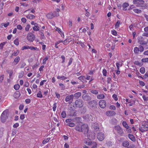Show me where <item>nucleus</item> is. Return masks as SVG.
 Returning <instances> with one entry per match:
<instances>
[{
  "label": "nucleus",
  "instance_id": "nucleus-1",
  "mask_svg": "<svg viewBox=\"0 0 148 148\" xmlns=\"http://www.w3.org/2000/svg\"><path fill=\"white\" fill-rule=\"evenodd\" d=\"M75 129L79 132H84L85 134H88L87 136L90 139H93L95 138V135L94 134L92 133L90 135L89 133H88V127L86 124H83L82 123H79L76 125Z\"/></svg>",
  "mask_w": 148,
  "mask_h": 148
},
{
  "label": "nucleus",
  "instance_id": "nucleus-2",
  "mask_svg": "<svg viewBox=\"0 0 148 148\" xmlns=\"http://www.w3.org/2000/svg\"><path fill=\"white\" fill-rule=\"evenodd\" d=\"M133 3L135 4L137 7H144L145 6V1L142 0H134Z\"/></svg>",
  "mask_w": 148,
  "mask_h": 148
},
{
  "label": "nucleus",
  "instance_id": "nucleus-3",
  "mask_svg": "<svg viewBox=\"0 0 148 148\" xmlns=\"http://www.w3.org/2000/svg\"><path fill=\"white\" fill-rule=\"evenodd\" d=\"M113 131L115 134L117 133L118 134L121 136H122V134L123 133V130L119 125L115 126L113 129Z\"/></svg>",
  "mask_w": 148,
  "mask_h": 148
},
{
  "label": "nucleus",
  "instance_id": "nucleus-4",
  "mask_svg": "<svg viewBox=\"0 0 148 148\" xmlns=\"http://www.w3.org/2000/svg\"><path fill=\"white\" fill-rule=\"evenodd\" d=\"M8 110H7L4 111L2 114L1 116V121L2 123L5 122L8 116Z\"/></svg>",
  "mask_w": 148,
  "mask_h": 148
},
{
  "label": "nucleus",
  "instance_id": "nucleus-5",
  "mask_svg": "<svg viewBox=\"0 0 148 148\" xmlns=\"http://www.w3.org/2000/svg\"><path fill=\"white\" fill-rule=\"evenodd\" d=\"M35 36L31 32L27 34V39L30 42H33L34 40Z\"/></svg>",
  "mask_w": 148,
  "mask_h": 148
},
{
  "label": "nucleus",
  "instance_id": "nucleus-6",
  "mask_svg": "<svg viewBox=\"0 0 148 148\" xmlns=\"http://www.w3.org/2000/svg\"><path fill=\"white\" fill-rule=\"evenodd\" d=\"M97 137L99 141H102L105 138V136L103 133L99 132L98 133Z\"/></svg>",
  "mask_w": 148,
  "mask_h": 148
},
{
  "label": "nucleus",
  "instance_id": "nucleus-7",
  "mask_svg": "<svg viewBox=\"0 0 148 148\" xmlns=\"http://www.w3.org/2000/svg\"><path fill=\"white\" fill-rule=\"evenodd\" d=\"M75 104L76 107H81L83 106V102L82 100L78 99L76 101Z\"/></svg>",
  "mask_w": 148,
  "mask_h": 148
},
{
  "label": "nucleus",
  "instance_id": "nucleus-8",
  "mask_svg": "<svg viewBox=\"0 0 148 148\" xmlns=\"http://www.w3.org/2000/svg\"><path fill=\"white\" fill-rule=\"evenodd\" d=\"M99 104L101 108H104L106 106V102L104 100H101L99 101Z\"/></svg>",
  "mask_w": 148,
  "mask_h": 148
},
{
  "label": "nucleus",
  "instance_id": "nucleus-9",
  "mask_svg": "<svg viewBox=\"0 0 148 148\" xmlns=\"http://www.w3.org/2000/svg\"><path fill=\"white\" fill-rule=\"evenodd\" d=\"M139 130L142 132L148 130V125H142L139 128Z\"/></svg>",
  "mask_w": 148,
  "mask_h": 148
},
{
  "label": "nucleus",
  "instance_id": "nucleus-10",
  "mask_svg": "<svg viewBox=\"0 0 148 148\" xmlns=\"http://www.w3.org/2000/svg\"><path fill=\"white\" fill-rule=\"evenodd\" d=\"M82 98L84 100L87 101L90 100L91 99V97L88 94L83 95Z\"/></svg>",
  "mask_w": 148,
  "mask_h": 148
},
{
  "label": "nucleus",
  "instance_id": "nucleus-11",
  "mask_svg": "<svg viewBox=\"0 0 148 148\" xmlns=\"http://www.w3.org/2000/svg\"><path fill=\"white\" fill-rule=\"evenodd\" d=\"M59 16L58 13L56 14V15H54L53 13L51 12L48 14L47 15V17L49 19H51L55 16Z\"/></svg>",
  "mask_w": 148,
  "mask_h": 148
},
{
  "label": "nucleus",
  "instance_id": "nucleus-12",
  "mask_svg": "<svg viewBox=\"0 0 148 148\" xmlns=\"http://www.w3.org/2000/svg\"><path fill=\"white\" fill-rule=\"evenodd\" d=\"M86 143L89 145L92 146V148H95L97 147V144L95 142H92L91 141H89L88 143L86 142Z\"/></svg>",
  "mask_w": 148,
  "mask_h": 148
},
{
  "label": "nucleus",
  "instance_id": "nucleus-13",
  "mask_svg": "<svg viewBox=\"0 0 148 148\" xmlns=\"http://www.w3.org/2000/svg\"><path fill=\"white\" fill-rule=\"evenodd\" d=\"M74 97L73 95H71L66 96L65 98V101L66 102L69 101H70L73 100Z\"/></svg>",
  "mask_w": 148,
  "mask_h": 148
},
{
  "label": "nucleus",
  "instance_id": "nucleus-14",
  "mask_svg": "<svg viewBox=\"0 0 148 148\" xmlns=\"http://www.w3.org/2000/svg\"><path fill=\"white\" fill-rule=\"evenodd\" d=\"M106 115L108 116H113L116 114L115 112L112 111H107L106 112Z\"/></svg>",
  "mask_w": 148,
  "mask_h": 148
},
{
  "label": "nucleus",
  "instance_id": "nucleus-15",
  "mask_svg": "<svg viewBox=\"0 0 148 148\" xmlns=\"http://www.w3.org/2000/svg\"><path fill=\"white\" fill-rule=\"evenodd\" d=\"M92 127L94 129V131H97L99 130V128L98 127V123H95L92 125Z\"/></svg>",
  "mask_w": 148,
  "mask_h": 148
},
{
  "label": "nucleus",
  "instance_id": "nucleus-16",
  "mask_svg": "<svg viewBox=\"0 0 148 148\" xmlns=\"http://www.w3.org/2000/svg\"><path fill=\"white\" fill-rule=\"evenodd\" d=\"M55 29L61 34V36L64 38V34L63 32L62 31L61 29L57 27H55Z\"/></svg>",
  "mask_w": 148,
  "mask_h": 148
},
{
  "label": "nucleus",
  "instance_id": "nucleus-17",
  "mask_svg": "<svg viewBox=\"0 0 148 148\" xmlns=\"http://www.w3.org/2000/svg\"><path fill=\"white\" fill-rule=\"evenodd\" d=\"M128 136L129 138L132 141H135L136 138L133 135L131 134H128Z\"/></svg>",
  "mask_w": 148,
  "mask_h": 148
},
{
  "label": "nucleus",
  "instance_id": "nucleus-18",
  "mask_svg": "<svg viewBox=\"0 0 148 148\" xmlns=\"http://www.w3.org/2000/svg\"><path fill=\"white\" fill-rule=\"evenodd\" d=\"M74 97L76 99H78L81 95V93L80 92H78L74 94Z\"/></svg>",
  "mask_w": 148,
  "mask_h": 148
},
{
  "label": "nucleus",
  "instance_id": "nucleus-19",
  "mask_svg": "<svg viewBox=\"0 0 148 148\" xmlns=\"http://www.w3.org/2000/svg\"><path fill=\"white\" fill-rule=\"evenodd\" d=\"M7 73L9 75V77L10 78L12 79V74L13 73V71L12 70H9L7 71Z\"/></svg>",
  "mask_w": 148,
  "mask_h": 148
},
{
  "label": "nucleus",
  "instance_id": "nucleus-20",
  "mask_svg": "<svg viewBox=\"0 0 148 148\" xmlns=\"http://www.w3.org/2000/svg\"><path fill=\"white\" fill-rule=\"evenodd\" d=\"M27 17L29 19L32 20L35 18V16L34 15L30 14L27 16Z\"/></svg>",
  "mask_w": 148,
  "mask_h": 148
},
{
  "label": "nucleus",
  "instance_id": "nucleus-21",
  "mask_svg": "<svg viewBox=\"0 0 148 148\" xmlns=\"http://www.w3.org/2000/svg\"><path fill=\"white\" fill-rule=\"evenodd\" d=\"M122 125L125 128H127L129 127L127 122L125 121H123V122Z\"/></svg>",
  "mask_w": 148,
  "mask_h": 148
},
{
  "label": "nucleus",
  "instance_id": "nucleus-22",
  "mask_svg": "<svg viewBox=\"0 0 148 148\" xmlns=\"http://www.w3.org/2000/svg\"><path fill=\"white\" fill-rule=\"evenodd\" d=\"M50 140V138H48L45 139L42 141V143L43 145H45Z\"/></svg>",
  "mask_w": 148,
  "mask_h": 148
},
{
  "label": "nucleus",
  "instance_id": "nucleus-23",
  "mask_svg": "<svg viewBox=\"0 0 148 148\" xmlns=\"http://www.w3.org/2000/svg\"><path fill=\"white\" fill-rule=\"evenodd\" d=\"M134 64L137 65L139 66H142L143 64L142 62H139L138 61H135L134 62Z\"/></svg>",
  "mask_w": 148,
  "mask_h": 148
},
{
  "label": "nucleus",
  "instance_id": "nucleus-24",
  "mask_svg": "<svg viewBox=\"0 0 148 148\" xmlns=\"http://www.w3.org/2000/svg\"><path fill=\"white\" fill-rule=\"evenodd\" d=\"M105 97V96L103 94L98 95L97 96V98L98 99H103Z\"/></svg>",
  "mask_w": 148,
  "mask_h": 148
},
{
  "label": "nucleus",
  "instance_id": "nucleus-25",
  "mask_svg": "<svg viewBox=\"0 0 148 148\" xmlns=\"http://www.w3.org/2000/svg\"><path fill=\"white\" fill-rule=\"evenodd\" d=\"M57 78L58 79H61L62 80H65L67 78L66 77L64 76H58L57 77Z\"/></svg>",
  "mask_w": 148,
  "mask_h": 148
},
{
  "label": "nucleus",
  "instance_id": "nucleus-26",
  "mask_svg": "<svg viewBox=\"0 0 148 148\" xmlns=\"http://www.w3.org/2000/svg\"><path fill=\"white\" fill-rule=\"evenodd\" d=\"M121 23L120 21H118L116 23L115 25V27L116 28H119L120 25H121Z\"/></svg>",
  "mask_w": 148,
  "mask_h": 148
},
{
  "label": "nucleus",
  "instance_id": "nucleus-27",
  "mask_svg": "<svg viewBox=\"0 0 148 148\" xmlns=\"http://www.w3.org/2000/svg\"><path fill=\"white\" fill-rule=\"evenodd\" d=\"M133 10L137 14H140L141 13V10L139 9H135Z\"/></svg>",
  "mask_w": 148,
  "mask_h": 148
},
{
  "label": "nucleus",
  "instance_id": "nucleus-28",
  "mask_svg": "<svg viewBox=\"0 0 148 148\" xmlns=\"http://www.w3.org/2000/svg\"><path fill=\"white\" fill-rule=\"evenodd\" d=\"M33 29L35 31H38L39 29V27L37 25L33 27Z\"/></svg>",
  "mask_w": 148,
  "mask_h": 148
},
{
  "label": "nucleus",
  "instance_id": "nucleus-29",
  "mask_svg": "<svg viewBox=\"0 0 148 148\" xmlns=\"http://www.w3.org/2000/svg\"><path fill=\"white\" fill-rule=\"evenodd\" d=\"M67 125L71 127H73L75 126V124L73 123H69L67 124Z\"/></svg>",
  "mask_w": 148,
  "mask_h": 148
},
{
  "label": "nucleus",
  "instance_id": "nucleus-30",
  "mask_svg": "<svg viewBox=\"0 0 148 148\" xmlns=\"http://www.w3.org/2000/svg\"><path fill=\"white\" fill-rule=\"evenodd\" d=\"M129 145V142L127 141H125L123 142V145L124 147H127Z\"/></svg>",
  "mask_w": 148,
  "mask_h": 148
},
{
  "label": "nucleus",
  "instance_id": "nucleus-31",
  "mask_svg": "<svg viewBox=\"0 0 148 148\" xmlns=\"http://www.w3.org/2000/svg\"><path fill=\"white\" fill-rule=\"evenodd\" d=\"M20 60V58L19 57H17L14 59V62L16 63V64H17Z\"/></svg>",
  "mask_w": 148,
  "mask_h": 148
},
{
  "label": "nucleus",
  "instance_id": "nucleus-32",
  "mask_svg": "<svg viewBox=\"0 0 148 148\" xmlns=\"http://www.w3.org/2000/svg\"><path fill=\"white\" fill-rule=\"evenodd\" d=\"M37 97L38 98H41L42 96V92L41 91H39L37 94Z\"/></svg>",
  "mask_w": 148,
  "mask_h": 148
},
{
  "label": "nucleus",
  "instance_id": "nucleus-33",
  "mask_svg": "<svg viewBox=\"0 0 148 148\" xmlns=\"http://www.w3.org/2000/svg\"><path fill=\"white\" fill-rule=\"evenodd\" d=\"M14 43L16 46H18L19 44L18 39L17 38L15 39L14 41Z\"/></svg>",
  "mask_w": 148,
  "mask_h": 148
},
{
  "label": "nucleus",
  "instance_id": "nucleus-34",
  "mask_svg": "<svg viewBox=\"0 0 148 148\" xmlns=\"http://www.w3.org/2000/svg\"><path fill=\"white\" fill-rule=\"evenodd\" d=\"M134 52L136 53H138L139 51V48L137 47H135L134 49Z\"/></svg>",
  "mask_w": 148,
  "mask_h": 148
},
{
  "label": "nucleus",
  "instance_id": "nucleus-35",
  "mask_svg": "<svg viewBox=\"0 0 148 148\" xmlns=\"http://www.w3.org/2000/svg\"><path fill=\"white\" fill-rule=\"evenodd\" d=\"M19 52V51L18 50H17L16 51H14V53L12 54V56H16L18 54Z\"/></svg>",
  "mask_w": 148,
  "mask_h": 148
},
{
  "label": "nucleus",
  "instance_id": "nucleus-36",
  "mask_svg": "<svg viewBox=\"0 0 148 148\" xmlns=\"http://www.w3.org/2000/svg\"><path fill=\"white\" fill-rule=\"evenodd\" d=\"M140 71L142 74H144L145 72V69L144 67H142L140 69Z\"/></svg>",
  "mask_w": 148,
  "mask_h": 148
},
{
  "label": "nucleus",
  "instance_id": "nucleus-37",
  "mask_svg": "<svg viewBox=\"0 0 148 148\" xmlns=\"http://www.w3.org/2000/svg\"><path fill=\"white\" fill-rule=\"evenodd\" d=\"M61 115L62 117L65 118L66 116V114L64 111H63L62 112L61 114Z\"/></svg>",
  "mask_w": 148,
  "mask_h": 148
},
{
  "label": "nucleus",
  "instance_id": "nucleus-38",
  "mask_svg": "<svg viewBox=\"0 0 148 148\" xmlns=\"http://www.w3.org/2000/svg\"><path fill=\"white\" fill-rule=\"evenodd\" d=\"M30 28V25L29 24L27 25L25 28V31L26 32H28L29 31V29Z\"/></svg>",
  "mask_w": 148,
  "mask_h": 148
},
{
  "label": "nucleus",
  "instance_id": "nucleus-39",
  "mask_svg": "<svg viewBox=\"0 0 148 148\" xmlns=\"http://www.w3.org/2000/svg\"><path fill=\"white\" fill-rule=\"evenodd\" d=\"M20 87L19 84H16L14 86V88L15 90H18L19 89Z\"/></svg>",
  "mask_w": 148,
  "mask_h": 148
},
{
  "label": "nucleus",
  "instance_id": "nucleus-40",
  "mask_svg": "<svg viewBox=\"0 0 148 148\" xmlns=\"http://www.w3.org/2000/svg\"><path fill=\"white\" fill-rule=\"evenodd\" d=\"M48 59V57L46 56L45 58H44L42 61V64H45L46 63V61Z\"/></svg>",
  "mask_w": 148,
  "mask_h": 148
},
{
  "label": "nucleus",
  "instance_id": "nucleus-41",
  "mask_svg": "<svg viewBox=\"0 0 148 148\" xmlns=\"http://www.w3.org/2000/svg\"><path fill=\"white\" fill-rule=\"evenodd\" d=\"M6 42H4L0 44V49H3V46L5 45Z\"/></svg>",
  "mask_w": 148,
  "mask_h": 148
},
{
  "label": "nucleus",
  "instance_id": "nucleus-42",
  "mask_svg": "<svg viewBox=\"0 0 148 148\" xmlns=\"http://www.w3.org/2000/svg\"><path fill=\"white\" fill-rule=\"evenodd\" d=\"M129 5V4L127 3H124L123 4V8H126L128 7Z\"/></svg>",
  "mask_w": 148,
  "mask_h": 148
},
{
  "label": "nucleus",
  "instance_id": "nucleus-43",
  "mask_svg": "<svg viewBox=\"0 0 148 148\" xmlns=\"http://www.w3.org/2000/svg\"><path fill=\"white\" fill-rule=\"evenodd\" d=\"M111 33L112 34L115 36H116L117 35V32L114 30H113L111 31Z\"/></svg>",
  "mask_w": 148,
  "mask_h": 148
},
{
  "label": "nucleus",
  "instance_id": "nucleus-44",
  "mask_svg": "<svg viewBox=\"0 0 148 148\" xmlns=\"http://www.w3.org/2000/svg\"><path fill=\"white\" fill-rule=\"evenodd\" d=\"M57 103H54L53 105V110L54 111H55L56 110V108L57 107Z\"/></svg>",
  "mask_w": 148,
  "mask_h": 148
},
{
  "label": "nucleus",
  "instance_id": "nucleus-45",
  "mask_svg": "<svg viewBox=\"0 0 148 148\" xmlns=\"http://www.w3.org/2000/svg\"><path fill=\"white\" fill-rule=\"evenodd\" d=\"M142 97L145 101H147L148 100V97H146L145 95H143Z\"/></svg>",
  "mask_w": 148,
  "mask_h": 148
},
{
  "label": "nucleus",
  "instance_id": "nucleus-46",
  "mask_svg": "<svg viewBox=\"0 0 148 148\" xmlns=\"http://www.w3.org/2000/svg\"><path fill=\"white\" fill-rule=\"evenodd\" d=\"M17 28L20 30H22L23 29V27L21 25H18L16 26Z\"/></svg>",
  "mask_w": 148,
  "mask_h": 148
},
{
  "label": "nucleus",
  "instance_id": "nucleus-47",
  "mask_svg": "<svg viewBox=\"0 0 148 148\" xmlns=\"http://www.w3.org/2000/svg\"><path fill=\"white\" fill-rule=\"evenodd\" d=\"M90 92L94 94H97L98 93L97 90H92L90 91Z\"/></svg>",
  "mask_w": 148,
  "mask_h": 148
},
{
  "label": "nucleus",
  "instance_id": "nucleus-48",
  "mask_svg": "<svg viewBox=\"0 0 148 148\" xmlns=\"http://www.w3.org/2000/svg\"><path fill=\"white\" fill-rule=\"evenodd\" d=\"M141 61L143 62H148V58L142 59Z\"/></svg>",
  "mask_w": 148,
  "mask_h": 148
},
{
  "label": "nucleus",
  "instance_id": "nucleus-49",
  "mask_svg": "<svg viewBox=\"0 0 148 148\" xmlns=\"http://www.w3.org/2000/svg\"><path fill=\"white\" fill-rule=\"evenodd\" d=\"M112 98L114 99L115 101H117L118 100V98L117 95L115 94H114L112 95Z\"/></svg>",
  "mask_w": 148,
  "mask_h": 148
},
{
  "label": "nucleus",
  "instance_id": "nucleus-50",
  "mask_svg": "<svg viewBox=\"0 0 148 148\" xmlns=\"http://www.w3.org/2000/svg\"><path fill=\"white\" fill-rule=\"evenodd\" d=\"M16 130L14 129H12V135L13 136L14 135H15L16 134Z\"/></svg>",
  "mask_w": 148,
  "mask_h": 148
},
{
  "label": "nucleus",
  "instance_id": "nucleus-51",
  "mask_svg": "<svg viewBox=\"0 0 148 148\" xmlns=\"http://www.w3.org/2000/svg\"><path fill=\"white\" fill-rule=\"evenodd\" d=\"M102 73L103 76H106L107 72L106 69H104L102 71Z\"/></svg>",
  "mask_w": 148,
  "mask_h": 148
},
{
  "label": "nucleus",
  "instance_id": "nucleus-52",
  "mask_svg": "<svg viewBox=\"0 0 148 148\" xmlns=\"http://www.w3.org/2000/svg\"><path fill=\"white\" fill-rule=\"evenodd\" d=\"M29 46H24L23 47L21 48L22 50H24V49H29Z\"/></svg>",
  "mask_w": 148,
  "mask_h": 148
},
{
  "label": "nucleus",
  "instance_id": "nucleus-53",
  "mask_svg": "<svg viewBox=\"0 0 148 148\" xmlns=\"http://www.w3.org/2000/svg\"><path fill=\"white\" fill-rule=\"evenodd\" d=\"M29 49H30L31 50H36L38 49L36 47H33L31 46L29 47Z\"/></svg>",
  "mask_w": 148,
  "mask_h": 148
},
{
  "label": "nucleus",
  "instance_id": "nucleus-54",
  "mask_svg": "<svg viewBox=\"0 0 148 148\" xmlns=\"http://www.w3.org/2000/svg\"><path fill=\"white\" fill-rule=\"evenodd\" d=\"M139 47V51L140 52H142L143 51L144 48L142 46L140 45Z\"/></svg>",
  "mask_w": 148,
  "mask_h": 148
},
{
  "label": "nucleus",
  "instance_id": "nucleus-55",
  "mask_svg": "<svg viewBox=\"0 0 148 148\" xmlns=\"http://www.w3.org/2000/svg\"><path fill=\"white\" fill-rule=\"evenodd\" d=\"M59 86L61 87L62 90H64V89L65 86L63 84L60 83L59 84Z\"/></svg>",
  "mask_w": 148,
  "mask_h": 148
},
{
  "label": "nucleus",
  "instance_id": "nucleus-56",
  "mask_svg": "<svg viewBox=\"0 0 148 148\" xmlns=\"http://www.w3.org/2000/svg\"><path fill=\"white\" fill-rule=\"evenodd\" d=\"M4 75H0V82H1L3 79L4 78Z\"/></svg>",
  "mask_w": 148,
  "mask_h": 148
},
{
  "label": "nucleus",
  "instance_id": "nucleus-57",
  "mask_svg": "<svg viewBox=\"0 0 148 148\" xmlns=\"http://www.w3.org/2000/svg\"><path fill=\"white\" fill-rule=\"evenodd\" d=\"M68 25L70 27H71L72 26V22L71 20H69L68 23Z\"/></svg>",
  "mask_w": 148,
  "mask_h": 148
},
{
  "label": "nucleus",
  "instance_id": "nucleus-58",
  "mask_svg": "<svg viewBox=\"0 0 148 148\" xmlns=\"http://www.w3.org/2000/svg\"><path fill=\"white\" fill-rule=\"evenodd\" d=\"M73 121V119H67L66 120L65 122L66 123H71V122Z\"/></svg>",
  "mask_w": 148,
  "mask_h": 148
},
{
  "label": "nucleus",
  "instance_id": "nucleus-59",
  "mask_svg": "<svg viewBox=\"0 0 148 148\" xmlns=\"http://www.w3.org/2000/svg\"><path fill=\"white\" fill-rule=\"evenodd\" d=\"M126 129V131L128 133H131L132 132L130 128L129 127L127 128Z\"/></svg>",
  "mask_w": 148,
  "mask_h": 148
},
{
  "label": "nucleus",
  "instance_id": "nucleus-60",
  "mask_svg": "<svg viewBox=\"0 0 148 148\" xmlns=\"http://www.w3.org/2000/svg\"><path fill=\"white\" fill-rule=\"evenodd\" d=\"M116 109V107L114 106L111 105L110 106V109L111 110H115Z\"/></svg>",
  "mask_w": 148,
  "mask_h": 148
},
{
  "label": "nucleus",
  "instance_id": "nucleus-61",
  "mask_svg": "<svg viewBox=\"0 0 148 148\" xmlns=\"http://www.w3.org/2000/svg\"><path fill=\"white\" fill-rule=\"evenodd\" d=\"M21 21L23 23H25L27 21L26 19L25 18H22L21 19Z\"/></svg>",
  "mask_w": 148,
  "mask_h": 148
},
{
  "label": "nucleus",
  "instance_id": "nucleus-62",
  "mask_svg": "<svg viewBox=\"0 0 148 148\" xmlns=\"http://www.w3.org/2000/svg\"><path fill=\"white\" fill-rule=\"evenodd\" d=\"M19 126V123H16L13 125V127L14 128H16L18 127Z\"/></svg>",
  "mask_w": 148,
  "mask_h": 148
},
{
  "label": "nucleus",
  "instance_id": "nucleus-63",
  "mask_svg": "<svg viewBox=\"0 0 148 148\" xmlns=\"http://www.w3.org/2000/svg\"><path fill=\"white\" fill-rule=\"evenodd\" d=\"M116 66L118 70H119V67L120 66V64L119 62H117L116 63Z\"/></svg>",
  "mask_w": 148,
  "mask_h": 148
},
{
  "label": "nucleus",
  "instance_id": "nucleus-64",
  "mask_svg": "<svg viewBox=\"0 0 148 148\" xmlns=\"http://www.w3.org/2000/svg\"><path fill=\"white\" fill-rule=\"evenodd\" d=\"M139 83L140 85L143 86H144L145 85V83L143 82L142 81H140Z\"/></svg>",
  "mask_w": 148,
  "mask_h": 148
}]
</instances>
